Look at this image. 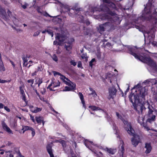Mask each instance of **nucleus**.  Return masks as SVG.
I'll use <instances>...</instances> for the list:
<instances>
[{"label":"nucleus","mask_w":157,"mask_h":157,"mask_svg":"<svg viewBox=\"0 0 157 157\" xmlns=\"http://www.w3.org/2000/svg\"><path fill=\"white\" fill-rule=\"evenodd\" d=\"M128 52L135 58L142 62L147 63L157 73V66L156 63L145 53L141 52V49H138L136 47L128 48Z\"/></svg>","instance_id":"obj_1"},{"label":"nucleus","mask_w":157,"mask_h":157,"mask_svg":"<svg viewBox=\"0 0 157 157\" xmlns=\"http://www.w3.org/2000/svg\"><path fill=\"white\" fill-rule=\"evenodd\" d=\"M138 93L136 94L133 93L129 96V100L132 103L134 107V109L136 111L137 113L140 114L142 113L144 109H145L146 108L142 104L138 105L140 102V99L142 100L144 99L145 95V90L144 88L139 89Z\"/></svg>","instance_id":"obj_2"},{"label":"nucleus","mask_w":157,"mask_h":157,"mask_svg":"<svg viewBox=\"0 0 157 157\" xmlns=\"http://www.w3.org/2000/svg\"><path fill=\"white\" fill-rule=\"evenodd\" d=\"M152 1L149 0L146 4V6L143 11L142 14L135 20V22L136 23H141L145 21H150L155 18V15H157V12L155 10L153 14L152 13Z\"/></svg>","instance_id":"obj_3"},{"label":"nucleus","mask_w":157,"mask_h":157,"mask_svg":"<svg viewBox=\"0 0 157 157\" xmlns=\"http://www.w3.org/2000/svg\"><path fill=\"white\" fill-rule=\"evenodd\" d=\"M102 6L101 10L106 13L101 14L100 16V17L102 20H107L108 21L116 23L117 21H119V17H114L116 15L114 12L111 11L106 5Z\"/></svg>","instance_id":"obj_4"},{"label":"nucleus","mask_w":157,"mask_h":157,"mask_svg":"<svg viewBox=\"0 0 157 157\" xmlns=\"http://www.w3.org/2000/svg\"><path fill=\"white\" fill-rule=\"evenodd\" d=\"M125 125L124 129L126 130L130 136H133V137L131 139L132 144L134 147H136L138 144L140 142V136L135 133V132L133 128L131 123L127 121H125L124 122Z\"/></svg>","instance_id":"obj_5"},{"label":"nucleus","mask_w":157,"mask_h":157,"mask_svg":"<svg viewBox=\"0 0 157 157\" xmlns=\"http://www.w3.org/2000/svg\"><path fill=\"white\" fill-rule=\"evenodd\" d=\"M74 39L71 38L67 41L65 42V48L69 53H71V50L72 47V43L74 41Z\"/></svg>","instance_id":"obj_6"},{"label":"nucleus","mask_w":157,"mask_h":157,"mask_svg":"<svg viewBox=\"0 0 157 157\" xmlns=\"http://www.w3.org/2000/svg\"><path fill=\"white\" fill-rule=\"evenodd\" d=\"M110 25L111 23L109 22H106L104 24L100 25L99 26V28L98 29L99 33L100 34H102L105 29L108 30Z\"/></svg>","instance_id":"obj_7"},{"label":"nucleus","mask_w":157,"mask_h":157,"mask_svg":"<svg viewBox=\"0 0 157 157\" xmlns=\"http://www.w3.org/2000/svg\"><path fill=\"white\" fill-rule=\"evenodd\" d=\"M108 90L109 96L111 98H113L114 96H115L116 95L117 89L115 86L113 85L112 87L109 88Z\"/></svg>","instance_id":"obj_8"},{"label":"nucleus","mask_w":157,"mask_h":157,"mask_svg":"<svg viewBox=\"0 0 157 157\" xmlns=\"http://www.w3.org/2000/svg\"><path fill=\"white\" fill-rule=\"evenodd\" d=\"M21 130L23 131V133H24L26 131L28 130L31 131H32V135L33 137L34 136L35 134V129L32 127L30 126L23 125L22 126V128Z\"/></svg>","instance_id":"obj_9"},{"label":"nucleus","mask_w":157,"mask_h":157,"mask_svg":"<svg viewBox=\"0 0 157 157\" xmlns=\"http://www.w3.org/2000/svg\"><path fill=\"white\" fill-rule=\"evenodd\" d=\"M145 146L144 148L146 149L145 153L146 154H148L152 150V147L150 143L146 142L145 143Z\"/></svg>","instance_id":"obj_10"},{"label":"nucleus","mask_w":157,"mask_h":157,"mask_svg":"<svg viewBox=\"0 0 157 157\" xmlns=\"http://www.w3.org/2000/svg\"><path fill=\"white\" fill-rule=\"evenodd\" d=\"M63 10L62 11L65 13V12H68V14L70 16L72 17L73 15V12L71 11L69 6L68 5H64L63 7Z\"/></svg>","instance_id":"obj_11"},{"label":"nucleus","mask_w":157,"mask_h":157,"mask_svg":"<svg viewBox=\"0 0 157 157\" xmlns=\"http://www.w3.org/2000/svg\"><path fill=\"white\" fill-rule=\"evenodd\" d=\"M46 149L48 153L50 155V157H54L52 152V144H48L46 146Z\"/></svg>","instance_id":"obj_12"},{"label":"nucleus","mask_w":157,"mask_h":157,"mask_svg":"<svg viewBox=\"0 0 157 157\" xmlns=\"http://www.w3.org/2000/svg\"><path fill=\"white\" fill-rule=\"evenodd\" d=\"M2 128L4 130L6 131L9 133L13 134L12 131L11 130L10 128L3 121V122H2Z\"/></svg>","instance_id":"obj_13"},{"label":"nucleus","mask_w":157,"mask_h":157,"mask_svg":"<svg viewBox=\"0 0 157 157\" xmlns=\"http://www.w3.org/2000/svg\"><path fill=\"white\" fill-rule=\"evenodd\" d=\"M114 77V75L112 74L110 72H108L106 75L105 78L109 80L110 82L112 83V79Z\"/></svg>","instance_id":"obj_14"},{"label":"nucleus","mask_w":157,"mask_h":157,"mask_svg":"<svg viewBox=\"0 0 157 157\" xmlns=\"http://www.w3.org/2000/svg\"><path fill=\"white\" fill-rule=\"evenodd\" d=\"M65 83L71 87V89L72 91H74L75 89L76 85L75 84L71 82V81L68 82L67 81H65Z\"/></svg>","instance_id":"obj_15"},{"label":"nucleus","mask_w":157,"mask_h":157,"mask_svg":"<svg viewBox=\"0 0 157 157\" xmlns=\"http://www.w3.org/2000/svg\"><path fill=\"white\" fill-rule=\"evenodd\" d=\"M35 121L37 122V123L39 124H40L42 123H43V125L44 124V121L43 118L41 116L36 117L35 118Z\"/></svg>","instance_id":"obj_16"},{"label":"nucleus","mask_w":157,"mask_h":157,"mask_svg":"<svg viewBox=\"0 0 157 157\" xmlns=\"http://www.w3.org/2000/svg\"><path fill=\"white\" fill-rule=\"evenodd\" d=\"M85 146L89 149L91 150V148L92 145H93V143L92 142L89 141L87 140H86L84 142Z\"/></svg>","instance_id":"obj_17"},{"label":"nucleus","mask_w":157,"mask_h":157,"mask_svg":"<svg viewBox=\"0 0 157 157\" xmlns=\"http://www.w3.org/2000/svg\"><path fill=\"white\" fill-rule=\"evenodd\" d=\"M147 105H148L147 107V108L148 109V114L150 116L151 114H152L153 112V109L154 110L155 109L152 107L151 105H150V104H149V103L148 102H147Z\"/></svg>","instance_id":"obj_18"},{"label":"nucleus","mask_w":157,"mask_h":157,"mask_svg":"<svg viewBox=\"0 0 157 157\" xmlns=\"http://www.w3.org/2000/svg\"><path fill=\"white\" fill-rule=\"evenodd\" d=\"M78 96L81 100V102L82 103L83 106L85 108L86 107L85 101L84 100L83 95L82 93L81 92H79L78 94Z\"/></svg>","instance_id":"obj_19"},{"label":"nucleus","mask_w":157,"mask_h":157,"mask_svg":"<svg viewBox=\"0 0 157 157\" xmlns=\"http://www.w3.org/2000/svg\"><path fill=\"white\" fill-rule=\"evenodd\" d=\"M63 37V36H61L60 33H57L55 38L56 40H58L59 42H62L64 41V40L63 39H60V38Z\"/></svg>","instance_id":"obj_20"},{"label":"nucleus","mask_w":157,"mask_h":157,"mask_svg":"<svg viewBox=\"0 0 157 157\" xmlns=\"http://www.w3.org/2000/svg\"><path fill=\"white\" fill-rule=\"evenodd\" d=\"M105 150L108 153L112 155H113L115 153L114 150L111 148H109L106 147L105 149Z\"/></svg>","instance_id":"obj_21"},{"label":"nucleus","mask_w":157,"mask_h":157,"mask_svg":"<svg viewBox=\"0 0 157 157\" xmlns=\"http://www.w3.org/2000/svg\"><path fill=\"white\" fill-rule=\"evenodd\" d=\"M89 108L90 109L93 111L102 110L98 107H97L94 105H90L89 106Z\"/></svg>","instance_id":"obj_22"},{"label":"nucleus","mask_w":157,"mask_h":157,"mask_svg":"<svg viewBox=\"0 0 157 157\" xmlns=\"http://www.w3.org/2000/svg\"><path fill=\"white\" fill-rule=\"evenodd\" d=\"M30 56L28 55H26V56H25V55H23L22 58L23 60V64H24L25 63H27L28 62V59L30 58Z\"/></svg>","instance_id":"obj_23"},{"label":"nucleus","mask_w":157,"mask_h":157,"mask_svg":"<svg viewBox=\"0 0 157 157\" xmlns=\"http://www.w3.org/2000/svg\"><path fill=\"white\" fill-rule=\"evenodd\" d=\"M74 11V14L76 15L77 13H78V12L81 11L82 8H76L75 7V8H73L71 9Z\"/></svg>","instance_id":"obj_24"},{"label":"nucleus","mask_w":157,"mask_h":157,"mask_svg":"<svg viewBox=\"0 0 157 157\" xmlns=\"http://www.w3.org/2000/svg\"><path fill=\"white\" fill-rule=\"evenodd\" d=\"M109 4V7H108L109 9L111 10L110 9H115L116 8V6L115 4L113 3H108Z\"/></svg>","instance_id":"obj_25"},{"label":"nucleus","mask_w":157,"mask_h":157,"mask_svg":"<svg viewBox=\"0 0 157 157\" xmlns=\"http://www.w3.org/2000/svg\"><path fill=\"white\" fill-rule=\"evenodd\" d=\"M0 71H5V68L4 66L2 61H0Z\"/></svg>","instance_id":"obj_26"},{"label":"nucleus","mask_w":157,"mask_h":157,"mask_svg":"<svg viewBox=\"0 0 157 157\" xmlns=\"http://www.w3.org/2000/svg\"><path fill=\"white\" fill-rule=\"evenodd\" d=\"M42 108H38L36 107V109L33 110L32 111V112L33 113H36L38 112L41 111L42 110Z\"/></svg>","instance_id":"obj_27"},{"label":"nucleus","mask_w":157,"mask_h":157,"mask_svg":"<svg viewBox=\"0 0 157 157\" xmlns=\"http://www.w3.org/2000/svg\"><path fill=\"white\" fill-rule=\"evenodd\" d=\"M6 14V13L5 10L2 9V8L0 7V14L2 15V16H5V15Z\"/></svg>","instance_id":"obj_28"},{"label":"nucleus","mask_w":157,"mask_h":157,"mask_svg":"<svg viewBox=\"0 0 157 157\" xmlns=\"http://www.w3.org/2000/svg\"><path fill=\"white\" fill-rule=\"evenodd\" d=\"M96 62V59L95 58L92 59L90 61L89 63V66L91 68L93 66V63L94 62Z\"/></svg>","instance_id":"obj_29"},{"label":"nucleus","mask_w":157,"mask_h":157,"mask_svg":"<svg viewBox=\"0 0 157 157\" xmlns=\"http://www.w3.org/2000/svg\"><path fill=\"white\" fill-rule=\"evenodd\" d=\"M46 32L48 33L50 35H51L52 37L53 36V32L52 30L50 29H46Z\"/></svg>","instance_id":"obj_30"},{"label":"nucleus","mask_w":157,"mask_h":157,"mask_svg":"<svg viewBox=\"0 0 157 157\" xmlns=\"http://www.w3.org/2000/svg\"><path fill=\"white\" fill-rule=\"evenodd\" d=\"M156 116L155 115H153L150 118L148 119V120L149 122L152 121H154L155 120Z\"/></svg>","instance_id":"obj_31"},{"label":"nucleus","mask_w":157,"mask_h":157,"mask_svg":"<svg viewBox=\"0 0 157 157\" xmlns=\"http://www.w3.org/2000/svg\"><path fill=\"white\" fill-rule=\"evenodd\" d=\"M89 90L90 91H92V93L90 94H92L94 96H97V94L95 91L92 88H90Z\"/></svg>","instance_id":"obj_32"},{"label":"nucleus","mask_w":157,"mask_h":157,"mask_svg":"<svg viewBox=\"0 0 157 157\" xmlns=\"http://www.w3.org/2000/svg\"><path fill=\"white\" fill-rule=\"evenodd\" d=\"M52 57L53 60L56 62H57L58 60V57L56 54H54Z\"/></svg>","instance_id":"obj_33"},{"label":"nucleus","mask_w":157,"mask_h":157,"mask_svg":"<svg viewBox=\"0 0 157 157\" xmlns=\"http://www.w3.org/2000/svg\"><path fill=\"white\" fill-rule=\"evenodd\" d=\"M83 29L84 31V34L85 35H87L89 34V32L88 31V29H86V31L85 32L86 27H83Z\"/></svg>","instance_id":"obj_34"},{"label":"nucleus","mask_w":157,"mask_h":157,"mask_svg":"<svg viewBox=\"0 0 157 157\" xmlns=\"http://www.w3.org/2000/svg\"><path fill=\"white\" fill-rule=\"evenodd\" d=\"M81 57L82 59H85L86 60H87L88 57H87L86 53H83L81 56Z\"/></svg>","instance_id":"obj_35"},{"label":"nucleus","mask_w":157,"mask_h":157,"mask_svg":"<svg viewBox=\"0 0 157 157\" xmlns=\"http://www.w3.org/2000/svg\"><path fill=\"white\" fill-rule=\"evenodd\" d=\"M19 89L21 94V95L25 94L23 90V87L22 86H20L19 87Z\"/></svg>","instance_id":"obj_36"},{"label":"nucleus","mask_w":157,"mask_h":157,"mask_svg":"<svg viewBox=\"0 0 157 157\" xmlns=\"http://www.w3.org/2000/svg\"><path fill=\"white\" fill-rule=\"evenodd\" d=\"M116 115L118 118H119L121 120H122L123 119L122 116L121 115H120L118 112H116Z\"/></svg>","instance_id":"obj_37"},{"label":"nucleus","mask_w":157,"mask_h":157,"mask_svg":"<svg viewBox=\"0 0 157 157\" xmlns=\"http://www.w3.org/2000/svg\"><path fill=\"white\" fill-rule=\"evenodd\" d=\"M121 155L122 157L123 156V154L124 153V146L122 145L121 147Z\"/></svg>","instance_id":"obj_38"},{"label":"nucleus","mask_w":157,"mask_h":157,"mask_svg":"<svg viewBox=\"0 0 157 157\" xmlns=\"http://www.w3.org/2000/svg\"><path fill=\"white\" fill-rule=\"evenodd\" d=\"M70 63L71 65H73L74 66H75L76 65V62L74 60H71L70 61Z\"/></svg>","instance_id":"obj_39"},{"label":"nucleus","mask_w":157,"mask_h":157,"mask_svg":"<svg viewBox=\"0 0 157 157\" xmlns=\"http://www.w3.org/2000/svg\"><path fill=\"white\" fill-rule=\"evenodd\" d=\"M34 80L33 79H30L28 80H27V82L28 83H31V86H32V85L33 84V83H34Z\"/></svg>","instance_id":"obj_40"},{"label":"nucleus","mask_w":157,"mask_h":157,"mask_svg":"<svg viewBox=\"0 0 157 157\" xmlns=\"http://www.w3.org/2000/svg\"><path fill=\"white\" fill-rule=\"evenodd\" d=\"M53 44L54 45H56L57 44L59 45H60L61 42L59 41V42H58L56 40H55L53 42Z\"/></svg>","instance_id":"obj_41"},{"label":"nucleus","mask_w":157,"mask_h":157,"mask_svg":"<svg viewBox=\"0 0 157 157\" xmlns=\"http://www.w3.org/2000/svg\"><path fill=\"white\" fill-rule=\"evenodd\" d=\"M94 153H95V154H96V155L98 157H102L103 156V153H102V152H101V151H99V153L101 154V157H100V156H99L98 155V154H97V153H96V151H94Z\"/></svg>","instance_id":"obj_42"},{"label":"nucleus","mask_w":157,"mask_h":157,"mask_svg":"<svg viewBox=\"0 0 157 157\" xmlns=\"http://www.w3.org/2000/svg\"><path fill=\"white\" fill-rule=\"evenodd\" d=\"M40 33V32L39 31H37L36 32H35L34 33L33 36H38Z\"/></svg>","instance_id":"obj_43"},{"label":"nucleus","mask_w":157,"mask_h":157,"mask_svg":"<svg viewBox=\"0 0 157 157\" xmlns=\"http://www.w3.org/2000/svg\"><path fill=\"white\" fill-rule=\"evenodd\" d=\"M21 95L22 96V100H24V101H25V102H26V99L25 94H22Z\"/></svg>","instance_id":"obj_44"},{"label":"nucleus","mask_w":157,"mask_h":157,"mask_svg":"<svg viewBox=\"0 0 157 157\" xmlns=\"http://www.w3.org/2000/svg\"><path fill=\"white\" fill-rule=\"evenodd\" d=\"M43 15L46 17H52L47 12H45L44 14H43Z\"/></svg>","instance_id":"obj_45"},{"label":"nucleus","mask_w":157,"mask_h":157,"mask_svg":"<svg viewBox=\"0 0 157 157\" xmlns=\"http://www.w3.org/2000/svg\"><path fill=\"white\" fill-rule=\"evenodd\" d=\"M31 119L32 120L33 122L35 124H36L35 120L34 118V117L32 116V115H30Z\"/></svg>","instance_id":"obj_46"},{"label":"nucleus","mask_w":157,"mask_h":157,"mask_svg":"<svg viewBox=\"0 0 157 157\" xmlns=\"http://www.w3.org/2000/svg\"><path fill=\"white\" fill-rule=\"evenodd\" d=\"M71 88V87H69L66 86L65 87V90L66 91H72Z\"/></svg>","instance_id":"obj_47"},{"label":"nucleus","mask_w":157,"mask_h":157,"mask_svg":"<svg viewBox=\"0 0 157 157\" xmlns=\"http://www.w3.org/2000/svg\"><path fill=\"white\" fill-rule=\"evenodd\" d=\"M60 76H61V79L63 81V82H65V81H66L65 80V78H66V77L65 76H64L62 74H61V75H60Z\"/></svg>","instance_id":"obj_48"},{"label":"nucleus","mask_w":157,"mask_h":157,"mask_svg":"<svg viewBox=\"0 0 157 157\" xmlns=\"http://www.w3.org/2000/svg\"><path fill=\"white\" fill-rule=\"evenodd\" d=\"M40 6H38L36 9V10L38 13L42 14V12L40 11Z\"/></svg>","instance_id":"obj_49"},{"label":"nucleus","mask_w":157,"mask_h":157,"mask_svg":"<svg viewBox=\"0 0 157 157\" xmlns=\"http://www.w3.org/2000/svg\"><path fill=\"white\" fill-rule=\"evenodd\" d=\"M54 74V75H59L60 76L61 75V74L59 72H56V71H54L53 72Z\"/></svg>","instance_id":"obj_50"},{"label":"nucleus","mask_w":157,"mask_h":157,"mask_svg":"<svg viewBox=\"0 0 157 157\" xmlns=\"http://www.w3.org/2000/svg\"><path fill=\"white\" fill-rule=\"evenodd\" d=\"M5 4L7 5L9 4L8 2L6 0H1Z\"/></svg>","instance_id":"obj_51"},{"label":"nucleus","mask_w":157,"mask_h":157,"mask_svg":"<svg viewBox=\"0 0 157 157\" xmlns=\"http://www.w3.org/2000/svg\"><path fill=\"white\" fill-rule=\"evenodd\" d=\"M43 82L42 79L41 78H39L38 80V82L37 83H42Z\"/></svg>","instance_id":"obj_52"},{"label":"nucleus","mask_w":157,"mask_h":157,"mask_svg":"<svg viewBox=\"0 0 157 157\" xmlns=\"http://www.w3.org/2000/svg\"><path fill=\"white\" fill-rule=\"evenodd\" d=\"M77 66L78 67H81L82 68V64L80 61L78 62Z\"/></svg>","instance_id":"obj_53"},{"label":"nucleus","mask_w":157,"mask_h":157,"mask_svg":"<svg viewBox=\"0 0 157 157\" xmlns=\"http://www.w3.org/2000/svg\"><path fill=\"white\" fill-rule=\"evenodd\" d=\"M4 109L6 110L8 112H10V109L9 108H8L6 106H4Z\"/></svg>","instance_id":"obj_54"},{"label":"nucleus","mask_w":157,"mask_h":157,"mask_svg":"<svg viewBox=\"0 0 157 157\" xmlns=\"http://www.w3.org/2000/svg\"><path fill=\"white\" fill-rule=\"evenodd\" d=\"M10 62L12 65L13 68H14L15 67V64L14 63V62L11 60H10Z\"/></svg>","instance_id":"obj_55"},{"label":"nucleus","mask_w":157,"mask_h":157,"mask_svg":"<svg viewBox=\"0 0 157 157\" xmlns=\"http://www.w3.org/2000/svg\"><path fill=\"white\" fill-rule=\"evenodd\" d=\"M7 82V81L5 80H3L0 79V83H3Z\"/></svg>","instance_id":"obj_56"},{"label":"nucleus","mask_w":157,"mask_h":157,"mask_svg":"<svg viewBox=\"0 0 157 157\" xmlns=\"http://www.w3.org/2000/svg\"><path fill=\"white\" fill-rule=\"evenodd\" d=\"M103 2L104 3L108 4L110 1L109 0H103Z\"/></svg>","instance_id":"obj_57"},{"label":"nucleus","mask_w":157,"mask_h":157,"mask_svg":"<svg viewBox=\"0 0 157 157\" xmlns=\"http://www.w3.org/2000/svg\"><path fill=\"white\" fill-rule=\"evenodd\" d=\"M40 99L42 101L44 102H45L46 103H48V101L47 100L45 99L44 98H43L42 99L41 98H40Z\"/></svg>","instance_id":"obj_58"},{"label":"nucleus","mask_w":157,"mask_h":157,"mask_svg":"<svg viewBox=\"0 0 157 157\" xmlns=\"http://www.w3.org/2000/svg\"><path fill=\"white\" fill-rule=\"evenodd\" d=\"M18 156L20 157H25L24 156H23L22 155L21 153L20 152V151L19 150L18 151Z\"/></svg>","instance_id":"obj_59"},{"label":"nucleus","mask_w":157,"mask_h":157,"mask_svg":"<svg viewBox=\"0 0 157 157\" xmlns=\"http://www.w3.org/2000/svg\"><path fill=\"white\" fill-rule=\"evenodd\" d=\"M60 82L59 81H58V82H57V84L56 85H54V86L53 87L54 88L55 87H56L59 86H60Z\"/></svg>","instance_id":"obj_60"},{"label":"nucleus","mask_w":157,"mask_h":157,"mask_svg":"<svg viewBox=\"0 0 157 157\" xmlns=\"http://www.w3.org/2000/svg\"><path fill=\"white\" fill-rule=\"evenodd\" d=\"M149 82L150 81L149 80H146L144 81V83L146 84H148Z\"/></svg>","instance_id":"obj_61"},{"label":"nucleus","mask_w":157,"mask_h":157,"mask_svg":"<svg viewBox=\"0 0 157 157\" xmlns=\"http://www.w3.org/2000/svg\"><path fill=\"white\" fill-rule=\"evenodd\" d=\"M12 144V143L10 141H8V143L6 145L8 146H10Z\"/></svg>","instance_id":"obj_62"},{"label":"nucleus","mask_w":157,"mask_h":157,"mask_svg":"<svg viewBox=\"0 0 157 157\" xmlns=\"http://www.w3.org/2000/svg\"><path fill=\"white\" fill-rule=\"evenodd\" d=\"M51 110L53 112H54V113H56V114H57L58 113L56 112V111L54 109L52 108V107L51 108Z\"/></svg>","instance_id":"obj_63"},{"label":"nucleus","mask_w":157,"mask_h":157,"mask_svg":"<svg viewBox=\"0 0 157 157\" xmlns=\"http://www.w3.org/2000/svg\"><path fill=\"white\" fill-rule=\"evenodd\" d=\"M36 73H37V72L36 71H35L33 73H32V76H33L35 75H36Z\"/></svg>","instance_id":"obj_64"}]
</instances>
